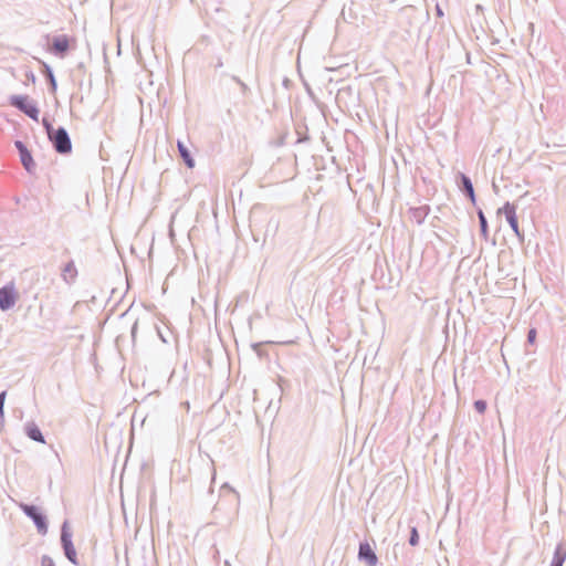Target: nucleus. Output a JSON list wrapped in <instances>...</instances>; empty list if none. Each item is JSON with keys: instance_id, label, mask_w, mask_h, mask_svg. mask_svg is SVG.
<instances>
[{"instance_id": "nucleus-1", "label": "nucleus", "mask_w": 566, "mask_h": 566, "mask_svg": "<svg viewBox=\"0 0 566 566\" xmlns=\"http://www.w3.org/2000/svg\"><path fill=\"white\" fill-rule=\"evenodd\" d=\"M75 39L67 35L54 36L49 44L48 51L60 57H64L66 52L75 46Z\"/></svg>"}, {"instance_id": "nucleus-2", "label": "nucleus", "mask_w": 566, "mask_h": 566, "mask_svg": "<svg viewBox=\"0 0 566 566\" xmlns=\"http://www.w3.org/2000/svg\"><path fill=\"white\" fill-rule=\"evenodd\" d=\"M497 216H504L506 221L509 222L511 229L516 234V237L522 238V232L518 226L517 219V207L515 203L506 201L503 207L499 208L496 211Z\"/></svg>"}, {"instance_id": "nucleus-3", "label": "nucleus", "mask_w": 566, "mask_h": 566, "mask_svg": "<svg viewBox=\"0 0 566 566\" xmlns=\"http://www.w3.org/2000/svg\"><path fill=\"white\" fill-rule=\"evenodd\" d=\"M49 137L57 153L67 154L72 149L70 137L64 128L48 130Z\"/></svg>"}, {"instance_id": "nucleus-4", "label": "nucleus", "mask_w": 566, "mask_h": 566, "mask_svg": "<svg viewBox=\"0 0 566 566\" xmlns=\"http://www.w3.org/2000/svg\"><path fill=\"white\" fill-rule=\"evenodd\" d=\"M10 105L17 107L25 115H28L30 118L34 120L39 119V109L30 101L29 96L13 95L10 97Z\"/></svg>"}, {"instance_id": "nucleus-5", "label": "nucleus", "mask_w": 566, "mask_h": 566, "mask_svg": "<svg viewBox=\"0 0 566 566\" xmlns=\"http://www.w3.org/2000/svg\"><path fill=\"white\" fill-rule=\"evenodd\" d=\"M19 506L25 513V515L32 518L39 533L45 534L48 531L46 521L45 517L40 513L38 507L24 503H21Z\"/></svg>"}, {"instance_id": "nucleus-6", "label": "nucleus", "mask_w": 566, "mask_h": 566, "mask_svg": "<svg viewBox=\"0 0 566 566\" xmlns=\"http://www.w3.org/2000/svg\"><path fill=\"white\" fill-rule=\"evenodd\" d=\"M19 294L13 285V283L8 284L0 289V308L2 311H8L14 306Z\"/></svg>"}, {"instance_id": "nucleus-7", "label": "nucleus", "mask_w": 566, "mask_h": 566, "mask_svg": "<svg viewBox=\"0 0 566 566\" xmlns=\"http://www.w3.org/2000/svg\"><path fill=\"white\" fill-rule=\"evenodd\" d=\"M431 208L429 205H422L419 207H411L408 210L409 218L417 224L423 223L427 217L430 214Z\"/></svg>"}, {"instance_id": "nucleus-8", "label": "nucleus", "mask_w": 566, "mask_h": 566, "mask_svg": "<svg viewBox=\"0 0 566 566\" xmlns=\"http://www.w3.org/2000/svg\"><path fill=\"white\" fill-rule=\"evenodd\" d=\"M358 557L359 559L366 562L368 566H376L378 562L374 549L367 542L359 544Z\"/></svg>"}, {"instance_id": "nucleus-9", "label": "nucleus", "mask_w": 566, "mask_h": 566, "mask_svg": "<svg viewBox=\"0 0 566 566\" xmlns=\"http://www.w3.org/2000/svg\"><path fill=\"white\" fill-rule=\"evenodd\" d=\"M15 147L19 150L21 163L27 171L33 172L35 168V164L33 161L31 153L28 150V148L24 146V144L20 140L15 142Z\"/></svg>"}, {"instance_id": "nucleus-10", "label": "nucleus", "mask_w": 566, "mask_h": 566, "mask_svg": "<svg viewBox=\"0 0 566 566\" xmlns=\"http://www.w3.org/2000/svg\"><path fill=\"white\" fill-rule=\"evenodd\" d=\"M61 542H62V545L64 548L65 556L67 557V559L71 563L76 565L77 556H76V552H75L74 545L71 539V535L69 533H66L65 531H63L62 535H61Z\"/></svg>"}, {"instance_id": "nucleus-11", "label": "nucleus", "mask_w": 566, "mask_h": 566, "mask_svg": "<svg viewBox=\"0 0 566 566\" xmlns=\"http://www.w3.org/2000/svg\"><path fill=\"white\" fill-rule=\"evenodd\" d=\"M566 560V545L559 543L556 545L553 559L549 566H563Z\"/></svg>"}, {"instance_id": "nucleus-12", "label": "nucleus", "mask_w": 566, "mask_h": 566, "mask_svg": "<svg viewBox=\"0 0 566 566\" xmlns=\"http://www.w3.org/2000/svg\"><path fill=\"white\" fill-rule=\"evenodd\" d=\"M77 276V270L73 261L67 262L62 270V277L65 282L72 283Z\"/></svg>"}, {"instance_id": "nucleus-13", "label": "nucleus", "mask_w": 566, "mask_h": 566, "mask_svg": "<svg viewBox=\"0 0 566 566\" xmlns=\"http://www.w3.org/2000/svg\"><path fill=\"white\" fill-rule=\"evenodd\" d=\"M460 179L463 186L464 193L468 196L472 203H475V193L470 178L464 174H460Z\"/></svg>"}, {"instance_id": "nucleus-14", "label": "nucleus", "mask_w": 566, "mask_h": 566, "mask_svg": "<svg viewBox=\"0 0 566 566\" xmlns=\"http://www.w3.org/2000/svg\"><path fill=\"white\" fill-rule=\"evenodd\" d=\"M25 432L30 439L41 443L45 442L40 428L35 423H28L25 427Z\"/></svg>"}, {"instance_id": "nucleus-15", "label": "nucleus", "mask_w": 566, "mask_h": 566, "mask_svg": "<svg viewBox=\"0 0 566 566\" xmlns=\"http://www.w3.org/2000/svg\"><path fill=\"white\" fill-rule=\"evenodd\" d=\"M177 148H178L180 157L182 158V160L185 161L187 167L188 168H193L195 161H193L190 153L188 151L187 147L181 142H178L177 143Z\"/></svg>"}, {"instance_id": "nucleus-16", "label": "nucleus", "mask_w": 566, "mask_h": 566, "mask_svg": "<svg viewBox=\"0 0 566 566\" xmlns=\"http://www.w3.org/2000/svg\"><path fill=\"white\" fill-rule=\"evenodd\" d=\"M478 214H479L481 233H482V235L488 237L489 228H488V222L484 217V213L480 210Z\"/></svg>"}, {"instance_id": "nucleus-17", "label": "nucleus", "mask_w": 566, "mask_h": 566, "mask_svg": "<svg viewBox=\"0 0 566 566\" xmlns=\"http://www.w3.org/2000/svg\"><path fill=\"white\" fill-rule=\"evenodd\" d=\"M474 408L479 413H484L486 410V402L484 400H476L474 402Z\"/></svg>"}, {"instance_id": "nucleus-18", "label": "nucleus", "mask_w": 566, "mask_h": 566, "mask_svg": "<svg viewBox=\"0 0 566 566\" xmlns=\"http://www.w3.org/2000/svg\"><path fill=\"white\" fill-rule=\"evenodd\" d=\"M537 332L535 328H531L527 333V343L534 345L536 342Z\"/></svg>"}, {"instance_id": "nucleus-19", "label": "nucleus", "mask_w": 566, "mask_h": 566, "mask_svg": "<svg viewBox=\"0 0 566 566\" xmlns=\"http://www.w3.org/2000/svg\"><path fill=\"white\" fill-rule=\"evenodd\" d=\"M418 541H419V535H418L417 530L413 527V528L411 530V536H410V541H409V542H410V544H411L412 546H415V545H417V544H418Z\"/></svg>"}, {"instance_id": "nucleus-20", "label": "nucleus", "mask_w": 566, "mask_h": 566, "mask_svg": "<svg viewBox=\"0 0 566 566\" xmlns=\"http://www.w3.org/2000/svg\"><path fill=\"white\" fill-rule=\"evenodd\" d=\"M41 566H55V563L51 557L44 555L41 557Z\"/></svg>"}, {"instance_id": "nucleus-21", "label": "nucleus", "mask_w": 566, "mask_h": 566, "mask_svg": "<svg viewBox=\"0 0 566 566\" xmlns=\"http://www.w3.org/2000/svg\"><path fill=\"white\" fill-rule=\"evenodd\" d=\"M6 396H7V392H6V391H2V392L0 394V418H2V417H3V405H4Z\"/></svg>"}, {"instance_id": "nucleus-22", "label": "nucleus", "mask_w": 566, "mask_h": 566, "mask_svg": "<svg viewBox=\"0 0 566 566\" xmlns=\"http://www.w3.org/2000/svg\"><path fill=\"white\" fill-rule=\"evenodd\" d=\"M46 74H48V77H49V80L51 81V83H52L53 85H55L54 76H53V74H52L51 70H50L48 66H46Z\"/></svg>"}, {"instance_id": "nucleus-23", "label": "nucleus", "mask_w": 566, "mask_h": 566, "mask_svg": "<svg viewBox=\"0 0 566 566\" xmlns=\"http://www.w3.org/2000/svg\"><path fill=\"white\" fill-rule=\"evenodd\" d=\"M265 343H258L253 345L254 350H259L260 347H262Z\"/></svg>"}, {"instance_id": "nucleus-24", "label": "nucleus", "mask_w": 566, "mask_h": 566, "mask_svg": "<svg viewBox=\"0 0 566 566\" xmlns=\"http://www.w3.org/2000/svg\"><path fill=\"white\" fill-rule=\"evenodd\" d=\"M184 406H185V409H186L187 411L190 409V403H189L188 401H187V402H185V403H184Z\"/></svg>"}]
</instances>
